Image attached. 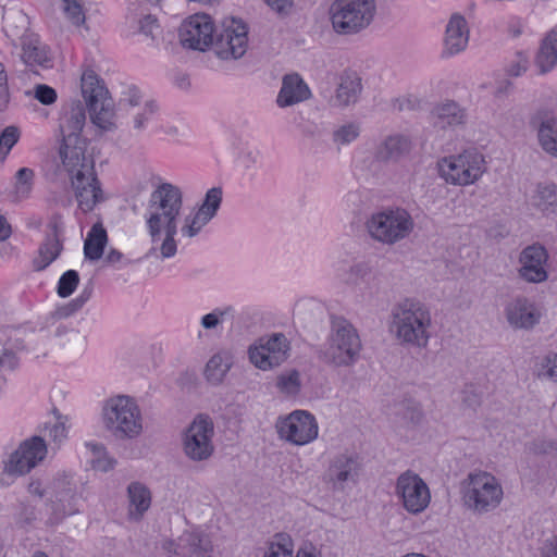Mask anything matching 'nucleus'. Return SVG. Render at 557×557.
Wrapping results in <instances>:
<instances>
[{"instance_id": "obj_1", "label": "nucleus", "mask_w": 557, "mask_h": 557, "mask_svg": "<svg viewBox=\"0 0 557 557\" xmlns=\"http://www.w3.org/2000/svg\"><path fill=\"white\" fill-rule=\"evenodd\" d=\"M431 313L420 301L405 299L392 309L391 332L401 345L425 348L431 337Z\"/></svg>"}, {"instance_id": "obj_2", "label": "nucleus", "mask_w": 557, "mask_h": 557, "mask_svg": "<svg viewBox=\"0 0 557 557\" xmlns=\"http://www.w3.org/2000/svg\"><path fill=\"white\" fill-rule=\"evenodd\" d=\"M104 429L116 440H134L143 432V416L134 398L117 395L107 399L101 411Z\"/></svg>"}, {"instance_id": "obj_3", "label": "nucleus", "mask_w": 557, "mask_h": 557, "mask_svg": "<svg viewBox=\"0 0 557 557\" xmlns=\"http://www.w3.org/2000/svg\"><path fill=\"white\" fill-rule=\"evenodd\" d=\"M182 206L183 194L173 184L162 183L151 193L146 222L153 242L160 237L163 227L177 225Z\"/></svg>"}, {"instance_id": "obj_4", "label": "nucleus", "mask_w": 557, "mask_h": 557, "mask_svg": "<svg viewBox=\"0 0 557 557\" xmlns=\"http://www.w3.org/2000/svg\"><path fill=\"white\" fill-rule=\"evenodd\" d=\"M63 168L70 176L71 186L78 205V209L88 213L98 203L104 201V194L95 172V161L90 156L79 158L77 161H62Z\"/></svg>"}, {"instance_id": "obj_5", "label": "nucleus", "mask_w": 557, "mask_h": 557, "mask_svg": "<svg viewBox=\"0 0 557 557\" xmlns=\"http://www.w3.org/2000/svg\"><path fill=\"white\" fill-rule=\"evenodd\" d=\"M414 228L411 214L404 208H386L374 212L366 221L369 236L383 245H395L407 238Z\"/></svg>"}, {"instance_id": "obj_6", "label": "nucleus", "mask_w": 557, "mask_h": 557, "mask_svg": "<svg viewBox=\"0 0 557 557\" xmlns=\"http://www.w3.org/2000/svg\"><path fill=\"white\" fill-rule=\"evenodd\" d=\"M460 491L467 508L476 513L495 509L502 502L503 488L488 472H471L461 481Z\"/></svg>"}, {"instance_id": "obj_7", "label": "nucleus", "mask_w": 557, "mask_h": 557, "mask_svg": "<svg viewBox=\"0 0 557 557\" xmlns=\"http://www.w3.org/2000/svg\"><path fill=\"white\" fill-rule=\"evenodd\" d=\"M360 350L361 341L354 325L344 318L333 319L323 360L335 367H349L357 362Z\"/></svg>"}, {"instance_id": "obj_8", "label": "nucleus", "mask_w": 557, "mask_h": 557, "mask_svg": "<svg viewBox=\"0 0 557 557\" xmlns=\"http://www.w3.org/2000/svg\"><path fill=\"white\" fill-rule=\"evenodd\" d=\"M374 13V0H335L330 7L332 27L339 35L360 33L371 24Z\"/></svg>"}, {"instance_id": "obj_9", "label": "nucleus", "mask_w": 557, "mask_h": 557, "mask_svg": "<svg viewBox=\"0 0 557 557\" xmlns=\"http://www.w3.org/2000/svg\"><path fill=\"white\" fill-rule=\"evenodd\" d=\"M81 88L92 124L102 132L113 131V102L108 89L94 71L84 72Z\"/></svg>"}, {"instance_id": "obj_10", "label": "nucleus", "mask_w": 557, "mask_h": 557, "mask_svg": "<svg viewBox=\"0 0 557 557\" xmlns=\"http://www.w3.org/2000/svg\"><path fill=\"white\" fill-rule=\"evenodd\" d=\"M487 170L484 156L476 149H467L459 154L438 161V172L446 183L466 186L475 183Z\"/></svg>"}, {"instance_id": "obj_11", "label": "nucleus", "mask_w": 557, "mask_h": 557, "mask_svg": "<svg viewBox=\"0 0 557 557\" xmlns=\"http://www.w3.org/2000/svg\"><path fill=\"white\" fill-rule=\"evenodd\" d=\"M86 123L85 107L79 101H72L70 107L64 110L60 120V129L62 133V145L60 147L61 160L77 161L79 158L89 156L87 153V140L81 136V132Z\"/></svg>"}, {"instance_id": "obj_12", "label": "nucleus", "mask_w": 557, "mask_h": 557, "mask_svg": "<svg viewBox=\"0 0 557 557\" xmlns=\"http://www.w3.org/2000/svg\"><path fill=\"white\" fill-rule=\"evenodd\" d=\"M248 28L238 18L228 17L222 22L221 29L216 30L213 49L222 60H236L242 58L248 47Z\"/></svg>"}, {"instance_id": "obj_13", "label": "nucleus", "mask_w": 557, "mask_h": 557, "mask_svg": "<svg viewBox=\"0 0 557 557\" xmlns=\"http://www.w3.org/2000/svg\"><path fill=\"white\" fill-rule=\"evenodd\" d=\"M213 434L214 428L211 419L203 414L196 417L184 435L185 455L193 461L209 459L214 451Z\"/></svg>"}, {"instance_id": "obj_14", "label": "nucleus", "mask_w": 557, "mask_h": 557, "mask_svg": "<svg viewBox=\"0 0 557 557\" xmlns=\"http://www.w3.org/2000/svg\"><path fill=\"white\" fill-rule=\"evenodd\" d=\"M395 495L409 513H420L431 502L426 483L411 470L403 472L396 480Z\"/></svg>"}, {"instance_id": "obj_15", "label": "nucleus", "mask_w": 557, "mask_h": 557, "mask_svg": "<svg viewBox=\"0 0 557 557\" xmlns=\"http://www.w3.org/2000/svg\"><path fill=\"white\" fill-rule=\"evenodd\" d=\"M289 342L283 333L263 336L258 344L249 348L250 361L261 370L280 366L288 358Z\"/></svg>"}, {"instance_id": "obj_16", "label": "nucleus", "mask_w": 557, "mask_h": 557, "mask_svg": "<svg viewBox=\"0 0 557 557\" xmlns=\"http://www.w3.org/2000/svg\"><path fill=\"white\" fill-rule=\"evenodd\" d=\"M281 438L295 445H306L318 436V422L313 414L305 410H295L277 424Z\"/></svg>"}, {"instance_id": "obj_17", "label": "nucleus", "mask_w": 557, "mask_h": 557, "mask_svg": "<svg viewBox=\"0 0 557 557\" xmlns=\"http://www.w3.org/2000/svg\"><path fill=\"white\" fill-rule=\"evenodd\" d=\"M216 30L208 14H195L182 23L180 40L184 47L205 51L213 45Z\"/></svg>"}, {"instance_id": "obj_18", "label": "nucleus", "mask_w": 557, "mask_h": 557, "mask_svg": "<svg viewBox=\"0 0 557 557\" xmlns=\"http://www.w3.org/2000/svg\"><path fill=\"white\" fill-rule=\"evenodd\" d=\"M47 454L44 438L34 436L23 442L20 447L10 455L4 465V472L10 475H22L29 472Z\"/></svg>"}, {"instance_id": "obj_19", "label": "nucleus", "mask_w": 557, "mask_h": 557, "mask_svg": "<svg viewBox=\"0 0 557 557\" xmlns=\"http://www.w3.org/2000/svg\"><path fill=\"white\" fill-rule=\"evenodd\" d=\"M360 462L354 454H338L332 458L324 474L325 482L332 484L333 490L343 491L347 483H356L359 476Z\"/></svg>"}, {"instance_id": "obj_20", "label": "nucleus", "mask_w": 557, "mask_h": 557, "mask_svg": "<svg viewBox=\"0 0 557 557\" xmlns=\"http://www.w3.org/2000/svg\"><path fill=\"white\" fill-rule=\"evenodd\" d=\"M548 252L544 246L533 244L525 247L519 257V275L529 283H542L547 280L546 265Z\"/></svg>"}, {"instance_id": "obj_21", "label": "nucleus", "mask_w": 557, "mask_h": 557, "mask_svg": "<svg viewBox=\"0 0 557 557\" xmlns=\"http://www.w3.org/2000/svg\"><path fill=\"white\" fill-rule=\"evenodd\" d=\"M50 503L58 519L78 512L76 484L71 478L63 475L53 480Z\"/></svg>"}, {"instance_id": "obj_22", "label": "nucleus", "mask_w": 557, "mask_h": 557, "mask_svg": "<svg viewBox=\"0 0 557 557\" xmlns=\"http://www.w3.org/2000/svg\"><path fill=\"white\" fill-rule=\"evenodd\" d=\"M505 317L508 324L516 330H530L541 318L535 305L525 297H517L505 307Z\"/></svg>"}, {"instance_id": "obj_23", "label": "nucleus", "mask_w": 557, "mask_h": 557, "mask_svg": "<svg viewBox=\"0 0 557 557\" xmlns=\"http://www.w3.org/2000/svg\"><path fill=\"white\" fill-rule=\"evenodd\" d=\"M469 38L468 21L462 14L453 13L445 27L443 53L451 57L462 52L468 46Z\"/></svg>"}, {"instance_id": "obj_24", "label": "nucleus", "mask_w": 557, "mask_h": 557, "mask_svg": "<svg viewBox=\"0 0 557 557\" xmlns=\"http://www.w3.org/2000/svg\"><path fill=\"white\" fill-rule=\"evenodd\" d=\"M311 97V91L299 74H287L282 79V87L276 98L280 108H286Z\"/></svg>"}, {"instance_id": "obj_25", "label": "nucleus", "mask_w": 557, "mask_h": 557, "mask_svg": "<svg viewBox=\"0 0 557 557\" xmlns=\"http://www.w3.org/2000/svg\"><path fill=\"white\" fill-rule=\"evenodd\" d=\"M431 114L433 125L440 129L462 126L468 119L467 110L454 100L437 103Z\"/></svg>"}, {"instance_id": "obj_26", "label": "nucleus", "mask_w": 557, "mask_h": 557, "mask_svg": "<svg viewBox=\"0 0 557 557\" xmlns=\"http://www.w3.org/2000/svg\"><path fill=\"white\" fill-rule=\"evenodd\" d=\"M51 233L48 234L44 243L39 246L38 256L34 259L33 265L36 271H42L50 265L61 253L63 245L59 238V223L53 220L49 224Z\"/></svg>"}, {"instance_id": "obj_27", "label": "nucleus", "mask_w": 557, "mask_h": 557, "mask_svg": "<svg viewBox=\"0 0 557 557\" xmlns=\"http://www.w3.org/2000/svg\"><path fill=\"white\" fill-rule=\"evenodd\" d=\"M412 149L411 139L401 134L387 136L376 149L375 157L383 162H397Z\"/></svg>"}, {"instance_id": "obj_28", "label": "nucleus", "mask_w": 557, "mask_h": 557, "mask_svg": "<svg viewBox=\"0 0 557 557\" xmlns=\"http://www.w3.org/2000/svg\"><path fill=\"white\" fill-rule=\"evenodd\" d=\"M128 509L127 518L138 522L151 506V492L141 482L135 481L127 486Z\"/></svg>"}, {"instance_id": "obj_29", "label": "nucleus", "mask_w": 557, "mask_h": 557, "mask_svg": "<svg viewBox=\"0 0 557 557\" xmlns=\"http://www.w3.org/2000/svg\"><path fill=\"white\" fill-rule=\"evenodd\" d=\"M361 90V78L356 73L345 72L341 76L333 104L341 108L354 104L357 102Z\"/></svg>"}, {"instance_id": "obj_30", "label": "nucleus", "mask_w": 557, "mask_h": 557, "mask_svg": "<svg viewBox=\"0 0 557 557\" xmlns=\"http://www.w3.org/2000/svg\"><path fill=\"white\" fill-rule=\"evenodd\" d=\"M22 59L29 66L39 65L45 69L52 66L47 46L37 37L24 36L22 38Z\"/></svg>"}, {"instance_id": "obj_31", "label": "nucleus", "mask_w": 557, "mask_h": 557, "mask_svg": "<svg viewBox=\"0 0 557 557\" xmlns=\"http://www.w3.org/2000/svg\"><path fill=\"white\" fill-rule=\"evenodd\" d=\"M531 205L544 216L557 214V185L555 183H539L531 196Z\"/></svg>"}, {"instance_id": "obj_32", "label": "nucleus", "mask_w": 557, "mask_h": 557, "mask_svg": "<svg viewBox=\"0 0 557 557\" xmlns=\"http://www.w3.org/2000/svg\"><path fill=\"white\" fill-rule=\"evenodd\" d=\"M212 550L209 539L200 533L185 532L178 539L174 554L190 557H208Z\"/></svg>"}, {"instance_id": "obj_33", "label": "nucleus", "mask_w": 557, "mask_h": 557, "mask_svg": "<svg viewBox=\"0 0 557 557\" xmlns=\"http://www.w3.org/2000/svg\"><path fill=\"white\" fill-rule=\"evenodd\" d=\"M541 74L552 71L557 64V30H550L542 40L535 57Z\"/></svg>"}, {"instance_id": "obj_34", "label": "nucleus", "mask_w": 557, "mask_h": 557, "mask_svg": "<svg viewBox=\"0 0 557 557\" xmlns=\"http://www.w3.org/2000/svg\"><path fill=\"white\" fill-rule=\"evenodd\" d=\"M232 355L222 350L214 354L207 362L205 376L212 385H220L232 367Z\"/></svg>"}, {"instance_id": "obj_35", "label": "nucleus", "mask_w": 557, "mask_h": 557, "mask_svg": "<svg viewBox=\"0 0 557 557\" xmlns=\"http://www.w3.org/2000/svg\"><path fill=\"white\" fill-rule=\"evenodd\" d=\"M108 243L107 231L101 222L95 223L84 243V255L86 259L99 260Z\"/></svg>"}, {"instance_id": "obj_36", "label": "nucleus", "mask_w": 557, "mask_h": 557, "mask_svg": "<svg viewBox=\"0 0 557 557\" xmlns=\"http://www.w3.org/2000/svg\"><path fill=\"white\" fill-rule=\"evenodd\" d=\"M537 137L541 147L548 154L557 158V119L546 116L537 128Z\"/></svg>"}, {"instance_id": "obj_37", "label": "nucleus", "mask_w": 557, "mask_h": 557, "mask_svg": "<svg viewBox=\"0 0 557 557\" xmlns=\"http://www.w3.org/2000/svg\"><path fill=\"white\" fill-rule=\"evenodd\" d=\"M294 545L286 533H277L273 536L264 549L263 557H293Z\"/></svg>"}, {"instance_id": "obj_38", "label": "nucleus", "mask_w": 557, "mask_h": 557, "mask_svg": "<svg viewBox=\"0 0 557 557\" xmlns=\"http://www.w3.org/2000/svg\"><path fill=\"white\" fill-rule=\"evenodd\" d=\"M277 388L286 395H297L301 387L300 374L297 370L286 371L277 376Z\"/></svg>"}, {"instance_id": "obj_39", "label": "nucleus", "mask_w": 557, "mask_h": 557, "mask_svg": "<svg viewBox=\"0 0 557 557\" xmlns=\"http://www.w3.org/2000/svg\"><path fill=\"white\" fill-rule=\"evenodd\" d=\"M222 202V189L220 187L210 188L198 212L211 220L218 212Z\"/></svg>"}, {"instance_id": "obj_40", "label": "nucleus", "mask_w": 557, "mask_h": 557, "mask_svg": "<svg viewBox=\"0 0 557 557\" xmlns=\"http://www.w3.org/2000/svg\"><path fill=\"white\" fill-rule=\"evenodd\" d=\"M63 3L66 18L75 26L83 25L86 20L84 0H63Z\"/></svg>"}, {"instance_id": "obj_41", "label": "nucleus", "mask_w": 557, "mask_h": 557, "mask_svg": "<svg viewBox=\"0 0 557 557\" xmlns=\"http://www.w3.org/2000/svg\"><path fill=\"white\" fill-rule=\"evenodd\" d=\"M87 446L94 451L96 459L94 461V467L102 472H108L112 470L116 460L107 455L106 448L102 444L98 443H88Z\"/></svg>"}, {"instance_id": "obj_42", "label": "nucleus", "mask_w": 557, "mask_h": 557, "mask_svg": "<svg viewBox=\"0 0 557 557\" xmlns=\"http://www.w3.org/2000/svg\"><path fill=\"white\" fill-rule=\"evenodd\" d=\"M360 135V125L351 122L339 126L333 133V140L338 145H348Z\"/></svg>"}, {"instance_id": "obj_43", "label": "nucleus", "mask_w": 557, "mask_h": 557, "mask_svg": "<svg viewBox=\"0 0 557 557\" xmlns=\"http://www.w3.org/2000/svg\"><path fill=\"white\" fill-rule=\"evenodd\" d=\"M79 283L78 272L75 270H67L64 272L58 283L57 293L60 297L66 298L71 296Z\"/></svg>"}, {"instance_id": "obj_44", "label": "nucleus", "mask_w": 557, "mask_h": 557, "mask_svg": "<svg viewBox=\"0 0 557 557\" xmlns=\"http://www.w3.org/2000/svg\"><path fill=\"white\" fill-rule=\"evenodd\" d=\"M35 173L29 168H22L15 174V193L18 196L26 197L30 193Z\"/></svg>"}, {"instance_id": "obj_45", "label": "nucleus", "mask_w": 557, "mask_h": 557, "mask_svg": "<svg viewBox=\"0 0 557 557\" xmlns=\"http://www.w3.org/2000/svg\"><path fill=\"white\" fill-rule=\"evenodd\" d=\"M91 290L90 289H84L78 297L70 301L69 304L60 307L55 311V315L58 318H69L70 315L74 314L76 311H78L90 298Z\"/></svg>"}, {"instance_id": "obj_46", "label": "nucleus", "mask_w": 557, "mask_h": 557, "mask_svg": "<svg viewBox=\"0 0 557 557\" xmlns=\"http://www.w3.org/2000/svg\"><path fill=\"white\" fill-rule=\"evenodd\" d=\"M20 133L17 127L8 126L0 134V160L3 161L12 147L17 143Z\"/></svg>"}, {"instance_id": "obj_47", "label": "nucleus", "mask_w": 557, "mask_h": 557, "mask_svg": "<svg viewBox=\"0 0 557 557\" xmlns=\"http://www.w3.org/2000/svg\"><path fill=\"white\" fill-rule=\"evenodd\" d=\"M209 221V219L197 211L194 215L185 218V224L182 226L181 232L184 236L194 237Z\"/></svg>"}, {"instance_id": "obj_48", "label": "nucleus", "mask_w": 557, "mask_h": 557, "mask_svg": "<svg viewBox=\"0 0 557 557\" xmlns=\"http://www.w3.org/2000/svg\"><path fill=\"white\" fill-rule=\"evenodd\" d=\"M165 232V238L161 245V255L163 258H171L176 253V242L175 235L177 233V225H172L170 227H163Z\"/></svg>"}, {"instance_id": "obj_49", "label": "nucleus", "mask_w": 557, "mask_h": 557, "mask_svg": "<svg viewBox=\"0 0 557 557\" xmlns=\"http://www.w3.org/2000/svg\"><path fill=\"white\" fill-rule=\"evenodd\" d=\"M537 374L539 377L557 382V354H549L545 357Z\"/></svg>"}, {"instance_id": "obj_50", "label": "nucleus", "mask_w": 557, "mask_h": 557, "mask_svg": "<svg viewBox=\"0 0 557 557\" xmlns=\"http://www.w3.org/2000/svg\"><path fill=\"white\" fill-rule=\"evenodd\" d=\"M34 97L45 106H50L54 103L58 98L55 89L45 84H39L35 86Z\"/></svg>"}, {"instance_id": "obj_51", "label": "nucleus", "mask_w": 557, "mask_h": 557, "mask_svg": "<svg viewBox=\"0 0 557 557\" xmlns=\"http://www.w3.org/2000/svg\"><path fill=\"white\" fill-rule=\"evenodd\" d=\"M529 66V58L523 52H518L516 60L509 65L507 73L510 76L518 77L522 75Z\"/></svg>"}, {"instance_id": "obj_52", "label": "nucleus", "mask_w": 557, "mask_h": 557, "mask_svg": "<svg viewBox=\"0 0 557 557\" xmlns=\"http://www.w3.org/2000/svg\"><path fill=\"white\" fill-rule=\"evenodd\" d=\"M53 413L57 418V421L52 426L47 428L49 431L48 435L54 442H61L66 436L65 424L62 420V416L58 412L57 409H53Z\"/></svg>"}, {"instance_id": "obj_53", "label": "nucleus", "mask_w": 557, "mask_h": 557, "mask_svg": "<svg viewBox=\"0 0 557 557\" xmlns=\"http://www.w3.org/2000/svg\"><path fill=\"white\" fill-rule=\"evenodd\" d=\"M532 450L537 455L554 456L557 454V444L552 440H536L532 443Z\"/></svg>"}, {"instance_id": "obj_54", "label": "nucleus", "mask_w": 557, "mask_h": 557, "mask_svg": "<svg viewBox=\"0 0 557 557\" xmlns=\"http://www.w3.org/2000/svg\"><path fill=\"white\" fill-rule=\"evenodd\" d=\"M157 111V104L154 101H147L145 103L143 112L138 113L134 119V127L141 129L145 127V122L148 121Z\"/></svg>"}, {"instance_id": "obj_55", "label": "nucleus", "mask_w": 557, "mask_h": 557, "mask_svg": "<svg viewBox=\"0 0 557 557\" xmlns=\"http://www.w3.org/2000/svg\"><path fill=\"white\" fill-rule=\"evenodd\" d=\"M10 100L8 74L4 65L0 63V110L7 108Z\"/></svg>"}, {"instance_id": "obj_56", "label": "nucleus", "mask_w": 557, "mask_h": 557, "mask_svg": "<svg viewBox=\"0 0 557 557\" xmlns=\"http://www.w3.org/2000/svg\"><path fill=\"white\" fill-rule=\"evenodd\" d=\"M159 29V24L157 18L147 14L139 21V30L146 36H154V32Z\"/></svg>"}, {"instance_id": "obj_57", "label": "nucleus", "mask_w": 557, "mask_h": 557, "mask_svg": "<svg viewBox=\"0 0 557 557\" xmlns=\"http://www.w3.org/2000/svg\"><path fill=\"white\" fill-rule=\"evenodd\" d=\"M18 366V358L15 352L4 349L0 356V367L5 370L13 371Z\"/></svg>"}, {"instance_id": "obj_58", "label": "nucleus", "mask_w": 557, "mask_h": 557, "mask_svg": "<svg viewBox=\"0 0 557 557\" xmlns=\"http://www.w3.org/2000/svg\"><path fill=\"white\" fill-rule=\"evenodd\" d=\"M226 311L214 310L211 313L205 314L201 318V325L207 329H214L220 324V317H223Z\"/></svg>"}, {"instance_id": "obj_59", "label": "nucleus", "mask_w": 557, "mask_h": 557, "mask_svg": "<svg viewBox=\"0 0 557 557\" xmlns=\"http://www.w3.org/2000/svg\"><path fill=\"white\" fill-rule=\"evenodd\" d=\"M542 557H557V536L546 540L542 549Z\"/></svg>"}, {"instance_id": "obj_60", "label": "nucleus", "mask_w": 557, "mask_h": 557, "mask_svg": "<svg viewBox=\"0 0 557 557\" xmlns=\"http://www.w3.org/2000/svg\"><path fill=\"white\" fill-rule=\"evenodd\" d=\"M126 95H127V99L126 100H127V102L131 106L135 107V106L139 104L141 96H140V92H139L137 87H135V86L129 87L127 89V94Z\"/></svg>"}, {"instance_id": "obj_61", "label": "nucleus", "mask_w": 557, "mask_h": 557, "mask_svg": "<svg viewBox=\"0 0 557 557\" xmlns=\"http://www.w3.org/2000/svg\"><path fill=\"white\" fill-rule=\"evenodd\" d=\"M267 3L276 12L282 13L284 12L288 7H290L289 0H265Z\"/></svg>"}, {"instance_id": "obj_62", "label": "nucleus", "mask_w": 557, "mask_h": 557, "mask_svg": "<svg viewBox=\"0 0 557 557\" xmlns=\"http://www.w3.org/2000/svg\"><path fill=\"white\" fill-rule=\"evenodd\" d=\"M421 418L422 412L418 407L408 408L407 412L405 413V419L410 420L412 423L420 422Z\"/></svg>"}, {"instance_id": "obj_63", "label": "nucleus", "mask_w": 557, "mask_h": 557, "mask_svg": "<svg viewBox=\"0 0 557 557\" xmlns=\"http://www.w3.org/2000/svg\"><path fill=\"white\" fill-rule=\"evenodd\" d=\"M11 235V226L7 220L0 215V240H5Z\"/></svg>"}, {"instance_id": "obj_64", "label": "nucleus", "mask_w": 557, "mask_h": 557, "mask_svg": "<svg viewBox=\"0 0 557 557\" xmlns=\"http://www.w3.org/2000/svg\"><path fill=\"white\" fill-rule=\"evenodd\" d=\"M122 257H123L122 252H120L116 249H111L108 252L106 260L108 263L114 264V263L121 261Z\"/></svg>"}]
</instances>
